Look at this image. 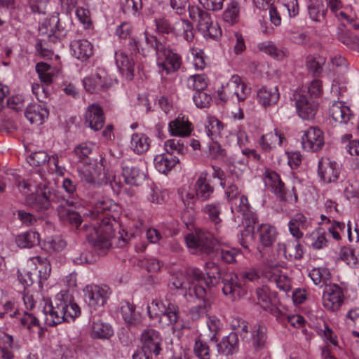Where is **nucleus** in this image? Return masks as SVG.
I'll use <instances>...</instances> for the list:
<instances>
[{
	"mask_svg": "<svg viewBox=\"0 0 359 359\" xmlns=\"http://www.w3.org/2000/svg\"><path fill=\"white\" fill-rule=\"evenodd\" d=\"M309 96V98H315L319 97L323 93L322 83L318 79H314L311 81L308 87L305 90H301L297 93H303Z\"/></svg>",
	"mask_w": 359,
	"mask_h": 359,
	"instance_id": "60",
	"label": "nucleus"
},
{
	"mask_svg": "<svg viewBox=\"0 0 359 359\" xmlns=\"http://www.w3.org/2000/svg\"><path fill=\"white\" fill-rule=\"evenodd\" d=\"M208 80L205 74H194L187 79L188 88L195 90V93L205 90L208 87Z\"/></svg>",
	"mask_w": 359,
	"mask_h": 359,
	"instance_id": "50",
	"label": "nucleus"
},
{
	"mask_svg": "<svg viewBox=\"0 0 359 359\" xmlns=\"http://www.w3.org/2000/svg\"><path fill=\"white\" fill-rule=\"evenodd\" d=\"M218 351L225 355H233L238 350V337L236 332H231L217 344Z\"/></svg>",
	"mask_w": 359,
	"mask_h": 359,
	"instance_id": "34",
	"label": "nucleus"
},
{
	"mask_svg": "<svg viewBox=\"0 0 359 359\" xmlns=\"http://www.w3.org/2000/svg\"><path fill=\"white\" fill-rule=\"evenodd\" d=\"M186 296H195L197 299H201V302L194 306L190 310L191 318L193 320H197L203 316H207L206 313L211 307L212 300L210 294L202 285L197 284L189 286Z\"/></svg>",
	"mask_w": 359,
	"mask_h": 359,
	"instance_id": "8",
	"label": "nucleus"
},
{
	"mask_svg": "<svg viewBox=\"0 0 359 359\" xmlns=\"http://www.w3.org/2000/svg\"><path fill=\"white\" fill-rule=\"evenodd\" d=\"M338 40L348 48L359 50V37L348 30H341L338 33Z\"/></svg>",
	"mask_w": 359,
	"mask_h": 359,
	"instance_id": "52",
	"label": "nucleus"
},
{
	"mask_svg": "<svg viewBox=\"0 0 359 359\" xmlns=\"http://www.w3.org/2000/svg\"><path fill=\"white\" fill-rule=\"evenodd\" d=\"M142 351L135 353L133 359H152L162 351L163 339L158 331L153 328L143 330L140 336Z\"/></svg>",
	"mask_w": 359,
	"mask_h": 359,
	"instance_id": "6",
	"label": "nucleus"
},
{
	"mask_svg": "<svg viewBox=\"0 0 359 359\" xmlns=\"http://www.w3.org/2000/svg\"><path fill=\"white\" fill-rule=\"evenodd\" d=\"M263 274L269 281L273 282L276 286L283 291H289L291 289L290 279L282 273L276 266L266 267Z\"/></svg>",
	"mask_w": 359,
	"mask_h": 359,
	"instance_id": "23",
	"label": "nucleus"
},
{
	"mask_svg": "<svg viewBox=\"0 0 359 359\" xmlns=\"http://www.w3.org/2000/svg\"><path fill=\"white\" fill-rule=\"evenodd\" d=\"M265 183L278 197L286 201L287 190L284 182L281 180L280 175L272 170L265 172Z\"/></svg>",
	"mask_w": 359,
	"mask_h": 359,
	"instance_id": "24",
	"label": "nucleus"
},
{
	"mask_svg": "<svg viewBox=\"0 0 359 359\" xmlns=\"http://www.w3.org/2000/svg\"><path fill=\"white\" fill-rule=\"evenodd\" d=\"M205 273L207 278H205L203 273L198 269H194L191 271L193 282L191 286L195 284L202 285L204 283L207 287H213L216 285L219 280H222L223 274L219 266L213 262H208L205 264Z\"/></svg>",
	"mask_w": 359,
	"mask_h": 359,
	"instance_id": "10",
	"label": "nucleus"
},
{
	"mask_svg": "<svg viewBox=\"0 0 359 359\" xmlns=\"http://www.w3.org/2000/svg\"><path fill=\"white\" fill-rule=\"evenodd\" d=\"M279 97V92L276 86H263L257 92L259 102L264 107L277 103Z\"/></svg>",
	"mask_w": 359,
	"mask_h": 359,
	"instance_id": "36",
	"label": "nucleus"
},
{
	"mask_svg": "<svg viewBox=\"0 0 359 359\" xmlns=\"http://www.w3.org/2000/svg\"><path fill=\"white\" fill-rule=\"evenodd\" d=\"M174 32L179 36H182L187 41H192L195 31L193 25L187 20H180L173 26Z\"/></svg>",
	"mask_w": 359,
	"mask_h": 359,
	"instance_id": "41",
	"label": "nucleus"
},
{
	"mask_svg": "<svg viewBox=\"0 0 359 359\" xmlns=\"http://www.w3.org/2000/svg\"><path fill=\"white\" fill-rule=\"evenodd\" d=\"M295 106L299 116L302 119L313 118L318 110V103L312 98L303 93H295L294 94Z\"/></svg>",
	"mask_w": 359,
	"mask_h": 359,
	"instance_id": "14",
	"label": "nucleus"
},
{
	"mask_svg": "<svg viewBox=\"0 0 359 359\" xmlns=\"http://www.w3.org/2000/svg\"><path fill=\"white\" fill-rule=\"evenodd\" d=\"M43 311L45 323L49 326L74 320L81 314L79 306L67 294L61 293L57 294L53 302L46 303Z\"/></svg>",
	"mask_w": 359,
	"mask_h": 359,
	"instance_id": "2",
	"label": "nucleus"
},
{
	"mask_svg": "<svg viewBox=\"0 0 359 359\" xmlns=\"http://www.w3.org/2000/svg\"><path fill=\"white\" fill-rule=\"evenodd\" d=\"M197 28L205 37L217 39L222 34V31L217 23H214L210 14L207 11L202 13L198 20Z\"/></svg>",
	"mask_w": 359,
	"mask_h": 359,
	"instance_id": "18",
	"label": "nucleus"
},
{
	"mask_svg": "<svg viewBox=\"0 0 359 359\" xmlns=\"http://www.w3.org/2000/svg\"><path fill=\"white\" fill-rule=\"evenodd\" d=\"M325 57L320 55H309L306 58V67L314 76H319L325 63Z\"/></svg>",
	"mask_w": 359,
	"mask_h": 359,
	"instance_id": "53",
	"label": "nucleus"
},
{
	"mask_svg": "<svg viewBox=\"0 0 359 359\" xmlns=\"http://www.w3.org/2000/svg\"><path fill=\"white\" fill-rule=\"evenodd\" d=\"M36 71L41 82L46 85L52 83L54 69L50 65L43 62H39L36 65Z\"/></svg>",
	"mask_w": 359,
	"mask_h": 359,
	"instance_id": "51",
	"label": "nucleus"
},
{
	"mask_svg": "<svg viewBox=\"0 0 359 359\" xmlns=\"http://www.w3.org/2000/svg\"><path fill=\"white\" fill-rule=\"evenodd\" d=\"M169 132L172 135L180 137L189 136L194 129L192 123L185 117L178 116L168 125Z\"/></svg>",
	"mask_w": 359,
	"mask_h": 359,
	"instance_id": "29",
	"label": "nucleus"
},
{
	"mask_svg": "<svg viewBox=\"0 0 359 359\" xmlns=\"http://www.w3.org/2000/svg\"><path fill=\"white\" fill-rule=\"evenodd\" d=\"M146 43L152 48L156 54L157 65L165 71L166 74L177 72L181 66L180 55L170 49L164 39L144 33Z\"/></svg>",
	"mask_w": 359,
	"mask_h": 359,
	"instance_id": "4",
	"label": "nucleus"
},
{
	"mask_svg": "<svg viewBox=\"0 0 359 359\" xmlns=\"http://www.w3.org/2000/svg\"><path fill=\"white\" fill-rule=\"evenodd\" d=\"M185 241L187 247L194 250L193 253L201 252L229 264L236 262V257L241 254L240 250L236 248L215 249L211 235L201 231L189 234L185 237Z\"/></svg>",
	"mask_w": 359,
	"mask_h": 359,
	"instance_id": "3",
	"label": "nucleus"
},
{
	"mask_svg": "<svg viewBox=\"0 0 359 359\" xmlns=\"http://www.w3.org/2000/svg\"><path fill=\"white\" fill-rule=\"evenodd\" d=\"M250 93V88L246 86L238 76H233L226 86L218 91L220 100L224 101L233 98L234 95L238 101H243Z\"/></svg>",
	"mask_w": 359,
	"mask_h": 359,
	"instance_id": "11",
	"label": "nucleus"
},
{
	"mask_svg": "<svg viewBox=\"0 0 359 359\" xmlns=\"http://www.w3.org/2000/svg\"><path fill=\"white\" fill-rule=\"evenodd\" d=\"M25 116L31 123L41 125L48 116V111L44 104L37 103L27 107Z\"/></svg>",
	"mask_w": 359,
	"mask_h": 359,
	"instance_id": "30",
	"label": "nucleus"
},
{
	"mask_svg": "<svg viewBox=\"0 0 359 359\" xmlns=\"http://www.w3.org/2000/svg\"><path fill=\"white\" fill-rule=\"evenodd\" d=\"M222 292L231 300H235L245 293L238 276L233 273H224L222 276Z\"/></svg>",
	"mask_w": 359,
	"mask_h": 359,
	"instance_id": "16",
	"label": "nucleus"
},
{
	"mask_svg": "<svg viewBox=\"0 0 359 359\" xmlns=\"http://www.w3.org/2000/svg\"><path fill=\"white\" fill-rule=\"evenodd\" d=\"M205 133L212 140H215L220 135L223 125L220 121L214 116H209L205 123Z\"/></svg>",
	"mask_w": 359,
	"mask_h": 359,
	"instance_id": "48",
	"label": "nucleus"
},
{
	"mask_svg": "<svg viewBox=\"0 0 359 359\" xmlns=\"http://www.w3.org/2000/svg\"><path fill=\"white\" fill-rule=\"evenodd\" d=\"M239 211L242 212L244 230L241 232L240 243L242 246L248 248V243L254 240L255 225L258 224V217L255 212L251 210L248 204V198L242 196L240 198Z\"/></svg>",
	"mask_w": 359,
	"mask_h": 359,
	"instance_id": "7",
	"label": "nucleus"
},
{
	"mask_svg": "<svg viewBox=\"0 0 359 359\" xmlns=\"http://www.w3.org/2000/svg\"><path fill=\"white\" fill-rule=\"evenodd\" d=\"M73 55L81 61L87 60L93 53V46L87 40H74L71 42Z\"/></svg>",
	"mask_w": 359,
	"mask_h": 359,
	"instance_id": "31",
	"label": "nucleus"
},
{
	"mask_svg": "<svg viewBox=\"0 0 359 359\" xmlns=\"http://www.w3.org/2000/svg\"><path fill=\"white\" fill-rule=\"evenodd\" d=\"M201 211L215 224H218L222 222L220 217L222 214V204L219 202L215 201L206 203L202 208Z\"/></svg>",
	"mask_w": 359,
	"mask_h": 359,
	"instance_id": "44",
	"label": "nucleus"
},
{
	"mask_svg": "<svg viewBox=\"0 0 359 359\" xmlns=\"http://www.w3.org/2000/svg\"><path fill=\"white\" fill-rule=\"evenodd\" d=\"M344 297L343 290L338 285H327L323 294V306L329 311H337L343 304Z\"/></svg>",
	"mask_w": 359,
	"mask_h": 359,
	"instance_id": "13",
	"label": "nucleus"
},
{
	"mask_svg": "<svg viewBox=\"0 0 359 359\" xmlns=\"http://www.w3.org/2000/svg\"><path fill=\"white\" fill-rule=\"evenodd\" d=\"M329 234L323 228H318L314 230L309 236V242L311 246L315 250H320L327 246V236Z\"/></svg>",
	"mask_w": 359,
	"mask_h": 359,
	"instance_id": "45",
	"label": "nucleus"
},
{
	"mask_svg": "<svg viewBox=\"0 0 359 359\" xmlns=\"http://www.w3.org/2000/svg\"><path fill=\"white\" fill-rule=\"evenodd\" d=\"M165 150L170 156H184L187 153V147L179 140L170 139L165 142Z\"/></svg>",
	"mask_w": 359,
	"mask_h": 359,
	"instance_id": "49",
	"label": "nucleus"
},
{
	"mask_svg": "<svg viewBox=\"0 0 359 359\" xmlns=\"http://www.w3.org/2000/svg\"><path fill=\"white\" fill-rule=\"evenodd\" d=\"M15 243L21 248H32L39 243V234L34 231L23 232L16 236Z\"/></svg>",
	"mask_w": 359,
	"mask_h": 359,
	"instance_id": "40",
	"label": "nucleus"
},
{
	"mask_svg": "<svg viewBox=\"0 0 359 359\" xmlns=\"http://www.w3.org/2000/svg\"><path fill=\"white\" fill-rule=\"evenodd\" d=\"M85 301L88 306L95 311H101L111 294L107 285H89L83 289Z\"/></svg>",
	"mask_w": 359,
	"mask_h": 359,
	"instance_id": "9",
	"label": "nucleus"
},
{
	"mask_svg": "<svg viewBox=\"0 0 359 359\" xmlns=\"http://www.w3.org/2000/svg\"><path fill=\"white\" fill-rule=\"evenodd\" d=\"M283 139V135L275 130L274 132H270L263 135L260 139L259 144L264 151L269 152L277 146H280Z\"/></svg>",
	"mask_w": 359,
	"mask_h": 359,
	"instance_id": "37",
	"label": "nucleus"
},
{
	"mask_svg": "<svg viewBox=\"0 0 359 359\" xmlns=\"http://www.w3.org/2000/svg\"><path fill=\"white\" fill-rule=\"evenodd\" d=\"M318 176L325 183L335 182L339 177L337 163L329 158H322L318 163Z\"/></svg>",
	"mask_w": 359,
	"mask_h": 359,
	"instance_id": "17",
	"label": "nucleus"
},
{
	"mask_svg": "<svg viewBox=\"0 0 359 359\" xmlns=\"http://www.w3.org/2000/svg\"><path fill=\"white\" fill-rule=\"evenodd\" d=\"M308 9L310 18L316 21L319 20L320 16L323 15L324 12L323 0H309Z\"/></svg>",
	"mask_w": 359,
	"mask_h": 359,
	"instance_id": "59",
	"label": "nucleus"
},
{
	"mask_svg": "<svg viewBox=\"0 0 359 359\" xmlns=\"http://www.w3.org/2000/svg\"><path fill=\"white\" fill-rule=\"evenodd\" d=\"M13 339L11 335L0 332V356L2 359H14Z\"/></svg>",
	"mask_w": 359,
	"mask_h": 359,
	"instance_id": "47",
	"label": "nucleus"
},
{
	"mask_svg": "<svg viewBox=\"0 0 359 359\" xmlns=\"http://www.w3.org/2000/svg\"><path fill=\"white\" fill-rule=\"evenodd\" d=\"M62 187L66 192L70 196L69 198H65V197L59 195V208H65V206H75L79 204V201L78 196L74 194L76 189V184L69 178H65L63 180Z\"/></svg>",
	"mask_w": 359,
	"mask_h": 359,
	"instance_id": "35",
	"label": "nucleus"
},
{
	"mask_svg": "<svg viewBox=\"0 0 359 359\" xmlns=\"http://www.w3.org/2000/svg\"><path fill=\"white\" fill-rule=\"evenodd\" d=\"M303 149L306 151L316 152L325 144L323 132L318 127H310L302 137Z\"/></svg>",
	"mask_w": 359,
	"mask_h": 359,
	"instance_id": "15",
	"label": "nucleus"
},
{
	"mask_svg": "<svg viewBox=\"0 0 359 359\" xmlns=\"http://www.w3.org/2000/svg\"><path fill=\"white\" fill-rule=\"evenodd\" d=\"M256 295L258 304L264 309H267L271 304L269 297V288L267 286H262L256 290Z\"/></svg>",
	"mask_w": 359,
	"mask_h": 359,
	"instance_id": "63",
	"label": "nucleus"
},
{
	"mask_svg": "<svg viewBox=\"0 0 359 359\" xmlns=\"http://www.w3.org/2000/svg\"><path fill=\"white\" fill-rule=\"evenodd\" d=\"M159 323L162 326H173L179 320L180 315L178 306L168 299L162 304V310L160 311Z\"/></svg>",
	"mask_w": 359,
	"mask_h": 359,
	"instance_id": "19",
	"label": "nucleus"
},
{
	"mask_svg": "<svg viewBox=\"0 0 359 359\" xmlns=\"http://www.w3.org/2000/svg\"><path fill=\"white\" fill-rule=\"evenodd\" d=\"M212 177L219 179L222 186H226V184H230L231 181L234 182L236 180H241V173L235 168L229 169V174L227 176H225L224 172L218 167L212 166Z\"/></svg>",
	"mask_w": 359,
	"mask_h": 359,
	"instance_id": "46",
	"label": "nucleus"
},
{
	"mask_svg": "<svg viewBox=\"0 0 359 359\" xmlns=\"http://www.w3.org/2000/svg\"><path fill=\"white\" fill-rule=\"evenodd\" d=\"M122 317L128 325H137L141 323L142 316L135 311V306L128 302H123L121 306Z\"/></svg>",
	"mask_w": 359,
	"mask_h": 359,
	"instance_id": "38",
	"label": "nucleus"
},
{
	"mask_svg": "<svg viewBox=\"0 0 359 359\" xmlns=\"http://www.w3.org/2000/svg\"><path fill=\"white\" fill-rule=\"evenodd\" d=\"M239 18L238 3L232 1L223 13V20L230 25L238 22Z\"/></svg>",
	"mask_w": 359,
	"mask_h": 359,
	"instance_id": "54",
	"label": "nucleus"
},
{
	"mask_svg": "<svg viewBox=\"0 0 359 359\" xmlns=\"http://www.w3.org/2000/svg\"><path fill=\"white\" fill-rule=\"evenodd\" d=\"M119 206L109 200L97 201L91 211L93 219L100 220L96 224H84L82 231L88 243L97 250L109 249L111 245V238L114 236L116 220Z\"/></svg>",
	"mask_w": 359,
	"mask_h": 359,
	"instance_id": "1",
	"label": "nucleus"
},
{
	"mask_svg": "<svg viewBox=\"0 0 359 359\" xmlns=\"http://www.w3.org/2000/svg\"><path fill=\"white\" fill-rule=\"evenodd\" d=\"M259 236V241L264 247L271 246L276 240V228L269 224H261L257 229Z\"/></svg>",
	"mask_w": 359,
	"mask_h": 359,
	"instance_id": "42",
	"label": "nucleus"
},
{
	"mask_svg": "<svg viewBox=\"0 0 359 359\" xmlns=\"http://www.w3.org/2000/svg\"><path fill=\"white\" fill-rule=\"evenodd\" d=\"M34 263L38 264V272L41 279L46 280L50 273V264L46 258L41 257H34Z\"/></svg>",
	"mask_w": 359,
	"mask_h": 359,
	"instance_id": "61",
	"label": "nucleus"
},
{
	"mask_svg": "<svg viewBox=\"0 0 359 359\" xmlns=\"http://www.w3.org/2000/svg\"><path fill=\"white\" fill-rule=\"evenodd\" d=\"M310 223V219H307L303 214H296L289 222L290 232L294 237L300 238L303 236L302 230L306 229Z\"/></svg>",
	"mask_w": 359,
	"mask_h": 359,
	"instance_id": "33",
	"label": "nucleus"
},
{
	"mask_svg": "<svg viewBox=\"0 0 359 359\" xmlns=\"http://www.w3.org/2000/svg\"><path fill=\"white\" fill-rule=\"evenodd\" d=\"M90 336L93 339H108L114 334L112 327L101 320L93 321Z\"/></svg>",
	"mask_w": 359,
	"mask_h": 359,
	"instance_id": "39",
	"label": "nucleus"
},
{
	"mask_svg": "<svg viewBox=\"0 0 359 359\" xmlns=\"http://www.w3.org/2000/svg\"><path fill=\"white\" fill-rule=\"evenodd\" d=\"M66 241L60 236L46 238L45 245L54 251H62L66 246Z\"/></svg>",
	"mask_w": 359,
	"mask_h": 359,
	"instance_id": "64",
	"label": "nucleus"
},
{
	"mask_svg": "<svg viewBox=\"0 0 359 359\" xmlns=\"http://www.w3.org/2000/svg\"><path fill=\"white\" fill-rule=\"evenodd\" d=\"M111 84V78L108 75L105 69L100 67L97 68L95 72L90 76L83 79L84 88L90 93L106 90Z\"/></svg>",
	"mask_w": 359,
	"mask_h": 359,
	"instance_id": "12",
	"label": "nucleus"
},
{
	"mask_svg": "<svg viewBox=\"0 0 359 359\" xmlns=\"http://www.w3.org/2000/svg\"><path fill=\"white\" fill-rule=\"evenodd\" d=\"M208 173L203 172L195 183V191L197 199L205 201L213 194L215 188L207 180Z\"/></svg>",
	"mask_w": 359,
	"mask_h": 359,
	"instance_id": "28",
	"label": "nucleus"
},
{
	"mask_svg": "<svg viewBox=\"0 0 359 359\" xmlns=\"http://www.w3.org/2000/svg\"><path fill=\"white\" fill-rule=\"evenodd\" d=\"M266 328L264 325H258L254 327L252 332V344L255 348H262L266 341Z\"/></svg>",
	"mask_w": 359,
	"mask_h": 359,
	"instance_id": "58",
	"label": "nucleus"
},
{
	"mask_svg": "<svg viewBox=\"0 0 359 359\" xmlns=\"http://www.w3.org/2000/svg\"><path fill=\"white\" fill-rule=\"evenodd\" d=\"M180 161L179 156H168V154H165L156 155L154 159L156 169L163 174L170 172Z\"/></svg>",
	"mask_w": 359,
	"mask_h": 359,
	"instance_id": "32",
	"label": "nucleus"
},
{
	"mask_svg": "<svg viewBox=\"0 0 359 359\" xmlns=\"http://www.w3.org/2000/svg\"><path fill=\"white\" fill-rule=\"evenodd\" d=\"M85 120L91 129L95 131L100 130L105 121L102 109L96 104L88 106L86 111Z\"/></svg>",
	"mask_w": 359,
	"mask_h": 359,
	"instance_id": "22",
	"label": "nucleus"
},
{
	"mask_svg": "<svg viewBox=\"0 0 359 359\" xmlns=\"http://www.w3.org/2000/svg\"><path fill=\"white\" fill-rule=\"evenodd\" d=\"M121 168L122 176L127 184L138 186L145 178L144 173L141 172L129 159L123 160Z\"/></svg>",
	"mask_w": 359,
	"mask_h": 359,
	"instance_id": "20",
	"label": "nucleus"
},
{
	"mask_svg": "<svg viewBox=\"0 0 359 359\" xmlns=\"http://www.w3.org/2000/svg\"><path fill=\"white\" fill-rule=\"evenodd\" d=\"M103 170L102 165L86 163L79 169V175L81 180L88 184H96L100 180Z\"/></svg>",
	"mask_w": 359,
	"mask_h": 359,
	"instance_id": "26",
	"label": "nucleus"
},
{
	"mask_svg": "<svg viewBox=\"0 0 359 359\" xmlns=\"http://www.w3.org/2000/svg\"><path fill=\"white\" fill-rule=\"evenodd\" d=\"M340 258L351 266L359 264V251L356 248L344 247L340 252Z\"/></svg>",
	"mask_w": 359,
	"mask_h": 359,
	"instance_id": "55",
	"label": "nucleus"
},
{
	"mask_svg": "<svg viewBox=\"0 0 359 359\" xmlns=\"http://www.w3.org/2000/svg\"><path fill=\"white\" fill-rule=\"evenodd\" d=\"M116 64L128 80H132L134 76V62L133 58L119 50L115 53Z\"/></svg>",
	"mask_w": 359,
	"mask_h": 359,
	"instance_id": "27",
	"label": "nucleus"
},
{
	"mask_svg": "<svg viewBox=\"0 0 359 359\" xmlns=\"http://www.w3.org/2000/svg\"><path fill=\"white\" fill-rule=\"evenodd\" d=\"M309 275L315 285H319L321 283L323 285H325V287L328 285L327 281L330 279V273L326 269H313Z\"/></svg>",
	"mask_w": 359,
	"mask_h": 359,
	"instance_id": "56",
	"label": "nucleus"
},
{
	"mask_svg": "<svg viewBox=\"0 0 359 359\" xmlns=\"http://www.w3.org/2000/svg\"><path fill=\"white\" fill-rule=\"evenodd\" d=\"M59 208L60 217L66 219L70 224L78 227L82 222L81 215L76 211L66 208Z\"/></svg>",
	"mask_w": 359,
	"mask_h": 359,
	"instance_id": "57",
	"label": "nucleus"
},
{
	"mask_svg": "<svg viewBox=\"0 0 359 359\" xmlns=\"http://www.w3.org/2000/svg\"><path fill=\"white\" fill-rule=\"evenodd\" d=\"M194 353L201 359H210L209 346L201 337H198L195 341Z\"/></svg>",
	"mask_w": 359,
	"mask_h": 359,
	"instance_id": "62",
	"label": "nucleus"
},
{
	"mask_svg": "<svg viewBox=\"0 0 359 359\" xmlns=\"http://www.w3.org/2000/svg\"><path fill=\"white\" fill-rule=\"evenodd\" d=\"M34 177L36 191L26 197L25 204L38 212H43L50 208L52 202L59 203V194L48 187L40 175Z\"/></svg>",
	"mask_w": 359,
	"mask_h": 359,
	"instance_id": "5",
	"label": "nucleus"
},
{
	"mask_svg": "<svg viewBox=\"0 0 359 359\" xmlns=\"http://www.w3.org/2000/svg\"><path fill=\"white\" fill-rule=\"evenodd\" d=\"M329 113L332 118L339 123H347L353 116L349 107L341 101H334L329 108Z\"/></svg>",
	"mask_w": 359,
	"mask_h": 359,
	"instance_id": "25",
	"label": "nucleus"
},
{
	"mask_svg": "<svg viewBox=\"0 0 359 359\" xmlns=\"http://www.w3.org/2000/svg\"><path fill=\"white\" fill-rule=\"evenodd\" d=\"M149 147L150 140L146 135L143 133H135L132 135L130 147L135 153L142 154L146 152Z\"/></svg>",
	"mask_w": 359,
	"mask_h": 359,
	"instance_id": "43",
	"label": "nucleus"
},
{
	"mask_svg": "<svg viewBox=\"0 0 359 359\" xmlns=\"http://www.w3.org/2000/svg\"><path fill=\"white\" fill-rule=\"evenodd\" d=\"M277 251L280 255L290 261L300 259L304 254L302 246L297 240L278 243Z\"/></svg>",
	"mask_w": 359,
	"mask_h": 359,
	"instance_id": "21",
	"label": "nucleus"
}]
</instances>
